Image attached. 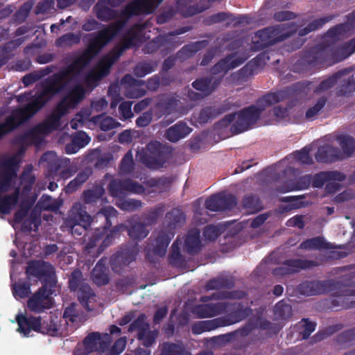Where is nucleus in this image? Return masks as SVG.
I'll list each match as a JSON object with an SVG mask.
<instances>
[{
  "label": "nucleus",
  "mask_w": 355,
  "mask_h": 355,
  "mask_svg": "<svg viewBox=\"0 0 355 355\" xmlns=\"http://www.w3.org/2000/svg\"><path fill=\"white\" fill-rule=\"evenodd\" d=\"M151 121L152 114L149 112H145L137 119L136 123L139 127H146L150 123Z\"/></svg>",
  "instance_id": "obj_62"
},
{
  "label": "nucleus",
  "mask_w": 355,
  "mask_h": 355,
  "mask_svg": "<svg viewBox=\"0 0 355 355\" xmlns=\"http://www.w3.org/2000/svg\"><path fill=\"white\" fill-rule=\"evenodd\" d=\"M91 141V138L86 132L80 131L73 135L71 142L65 147L67 154L76 153L80 148L85 147Z\"/></svg>",
  "instance_id": "obj_25"
},
{
  "label": "nucleus",
  "mask_w": 355,
  "mask_h": 355,
  "mask_svg": "<svg viewBox=\"0 0 355 355\" xmlns=\"http://www.w3.org/2000/svg\"><path fill=\"white\" fill-rule=\"evenodd\" d=\"M300 248L305 250H320L334 248L330 243L325 242V241L320 237L308 239L304 241L300 245Z\"/></svg>",
  "instance_id": "obj_30"
},
{
  "label": "nucleus",
  "mask_w": 355,
  "mask_h": 355,
  "mask_svg": "<svg viewBox=\"0 0 355 355\" xmlns=\"http://www.w3.org/2000/svg\"><path fill=\"white\" fill-rule=\"evenodd\" d=\"M336 140L342 150L329 144L321 146L315 154V159L318 162H331L343 159L349 157L355 150V140L352 137L341 135L337 137Z\"/></svg>",
  "instance_id": "obj_7"
},
{
  "label": "nucleus",
  "mask_w": 355,
  "mask_h": 355,
  "mask_svg": "<svg viewBox=\"0 0 355 355\" xmlns=\"http://www.w3.org/2000/svg\"><path fill=\"white\" fill-rule=\"evenodd\" d=\"M97 125L102 130L107 131L119 127L120 123L110 116L101 114L92 118L89 121L88 127L92 128V126Z\"/></svg>",
  "instance_id": "obj_26"
},
{
  "label": "nucleus",
  "mask_w": 355,
  "mask_h": 355,
  "mask_svg": "<svg viewBox=\"0 0 355 355\" xmlns=\"http://www.w3.org/2000/svg\"><path fill=\"white\" fill-rule=\"evenodd\" d=\"M355 286H345L331 281H313L306 282L299 286L301 294L305 295H315L328 291H332L333 295L338 296L355 295Z\"/></svg>",
  "instance_id": "obj_9"
},
{
  "label": "nucleus",
  "mask_w": 355,
  "mask_h": 355,
  "mask_svg": "<svg viewBox=\"0 0 355 355\" xmlns=\"http://www.w3.org/2000/svg\"><path fill=\"white\" fill-rule=\"evenodd\" d=\"M15 320L18 324L17 329L23 337L32 336L31 332L35 331L44 334L55 336L58 331V321L57 318H50L42 321L40 317H28L22 313L16 315Z\"/></svg>",
  "instance_id": "obj_6"
},
{
  "label": "nucleus",
  "mask_w": 355,
  "mask_h": 355,
  "mask_svg": "<svg viewBox=\"0 0 355 355\" xmlns=\"http://www.w3.org/2000/svg\"><path fill=\"white\" fill-rule=\"evenodd\" d=\"M214 110L210 107L203 109L198 115L196 121L200 123H204L214 116Z\"/></svg>",
  "instance_id": "obj_55"
},
{
  "label": "nucleus",
  "mask_w": 355,
  "mask_h": 355,
  "mask_svg": "<svg viewBox=\"0 0 355 355\" xmlns=\"http://www.w3.org/2000/svg\"><path fill=\"white\" fill-rule=\"evenodd\" d=\"M173 217V222L170 224V230L167 233L162 232L158 235L155 240V244H153V248H151L150 246L147 248L146 256L148 259H150V257L151 251L153 254L160 257L165 255L168 243L174 235V233L171 230L178 225V224L182 221L184 220V214L179 210L175 209L173 211L168 213L166 216L168 220H171Z\"/></svg>",
  "instance_id": "obj_10"
},
{
  "label": "nucleus",
  "mask_w": 355,
  "mask_h": 355,
  "mask_svg": "<svg viewBox=\"0 0 355 355\" xmlns=\"http://www.w3.org/2000/svg\"><path fill=\"white\" fill-rule=\"evenodd\" d=\"M155 64L150 62L140 63L135 69V73L138 77H144L154 71Z\"/></svg>",
  "instance_id": "obj_44"
},
{
  "label": "nucleus",
  "mask_w": 355,
  "mask_h": 355,
  "mask_svg": "<svg viewBox=\"0 0 355 355\" xmlns=\"http://www.w3.org/2000/svg\"><path fill=\"white\" fill-rule=\"evenodd\" d=\"M311 180L312 177L311 175H304L299 179L296 184L291 185L289 188L283 190V192L307 189L312 183Z\"/></svg>",
  "instance_id": "obj_43"
},
{
  "label": "nucleus",
  "mask_w": 355,
  "mask_h": 355,
  "mask_svg": "<svg viewBox=\"0 0 355 355\" xmlns=\"http://www.w3.org/2000/svg\"><path fill=\"white\" fill-rule=\"evenodd\" d=\"M338 83L340 85L339 94L347 95L355 91V80L349 69H344L334 76L324 80L314 90L315 93H322L330 89Z\"/></svg>",
  "instance_id": "obj_11"
},
{
  "label": "nucleus",
  "mask_w": 355,
  "mask_h": 355,
  "mask_svg": "<svg viewBox=\"0 0 355 355\" xmlns=\"http://www.w3.org/2000/svg\"><path fill=\"white\" fill-rule=\"evenodd\" d=\"M214 321H200L193 325L192 331L194 334H199L203 331H209L214 327L211 325Z\"/></svg>",
  "instance_id": "obj_51"
},
{
  "label": "nucleus",
  "mask_w": 355,
  "mask_h": 355,
  "mask_svg": "<svg viewBox=\"0 0 355 355\" xmlns=\"http://www.w3.org/2000/svg\"><path fill=\"white\" fill-rule=\"evenodd\" d=\"M127 227L123 225H120L115 227L113 230H107V228L105 227H103L102 229H97L95 232L94 239H92V241L86 246L87 250H89L90 248H93L98 240L103 239V243L105 246L110 245L112 238L114 237V235L116 232L123 231Z\"/></svg>",
  "instance_id": "obj_20"
},
{
  "label": "nucleus",
  "mask_w": 355,
  "mask_h": 355,
  "mask_svg": "<svg viewBox=\"0 0 355 355\" xmlns=\"http://www.w3.org/2000/svg\"><path fill=\"white\" fill-rule=\"evenodd\" d=\"M287 226L288 227H296L299 229H302L304 227V221L302 216H295L291 218H290L287 223Z\"/></svg>",
  "instance_id": "obj_63"
},
{
  "label": "nucleus",
  "mask_w": 355,
  "mask_h": 355,
  "mask_svg": "<svg viewBox=\"0 0 355 355\" xmlns=\"http://www.w3.org/2000/svg\"><path fill=\"white\" fill-rule=\"evenodd\" d=\"M29 279L36 277L45 282V285L39 289L27 302L28 308L34 312H41L50 309L53 304L52 291L47 288V283H55L54 269L49 263L37 261L30 262L26 269Z\"/></svg>",
  "instance_id": "obj_3"
},
{
  "label": "nucleus",
  "mask_w": 355,
  "mask_h": 355,
  "mask_svg": "<svg viewBox=\"0 0 355 355\" xmlns=\"http://www.w3.org/2000/svg\"><path fill=\"white\" fill-rule=\"evenodd\" d=\"M131 107V102H123L119 105V112L121 115V119H128L133 116Z\"/></svg>",
  "instance_id": "obj_53"
},
{
  "label": "nucleus",
  "mask_w": 355,
  "mask_h": 355,
  "mask_svg": "<svg viewBox=\"0 0 355 355\" xmlns=\"http://www.w3.org/2000/svg\"><path fill=\"white\" fill-rule=\"evenodd\" d=\"M220 234L219 229L214 225L207 226L205 228L203 236L207 241H214Z\"/></svg>",
  "instance_id": "obj_50"
},
{
  "label": "nucleus",
  "mask_w": 355,
  "mask_h": 355,
  "mask_svg": "<svg viewBox=\"0 0 355 355\" xmlns=\"http://www.w3.org/2000/svg\"><path fill=\"white\" fill-rule=\"evenodd\" d=\"M236 204L235 197L225 193L212 196L205 202L207 209L214 211L232 209Z\"/></svg>",
  "instance_id": "obj_15"
},
{
  "label": "nucleus",
  "mask_w": 355,
  "mask_h": 355,
  "mask_svg": "<svg viewBox=\"0 0 355 355\" xmlns=\"http://www.w3.org/2000/svg\"><path fill=\"white\" fill-rule=\"evenodd\" d=\"M110 194L119 198L116 205L123 210L132 211L141 206L139 201L133 199H123L122 198L128 193H141L144 191V187L132 180H126L122 182L119 180H113L109 187Z\"/></svg>",
  "instance_id": "obj_8"
},
{
  "label": "nucleus",
  "mask_w": 355,
  "mask_h": 355,
  "mask_svg": "<svg viewBox=\"0 0 355 355\" xmlns=\"http://www.w3.org/2000/svg\"><path fill=\"white\" fill-rule=\"evenodd\" d=\"M147 148L150 155L144 157L142 162L153 169L163 167L166 162V157L161 150V144L157 141L150 142L148 144Z\"/></svg>",
  "instance_id": "obj_16"
},
{
  "label": "nucleus",
  "mask_w": 355,
  "mask_h": 355,
  "mask_svg": "<svg viewBox=\"0 0 355 355\" xmlns=\"http://www.w3.org/2000/svg\"><path fill=\"white\" fill-rule=\"evenodd\" d=\"M128 234L132 239H141L145 238L148 235V230L144 224L137 223L132 225L130 228L128 229Z\"/></svg>",
  "instance_id": "obj_36"
},
{
  "label": "nucleus",
  "mask_w": 355,
  "mask_h": 355,
  "mask_svg": "<svg viewBox=\"0 0 355 355\" xmlns=\"http://www.w3.org/2000/svg\"><path fill=\"white\" fill-rule=\"evenodd\" d=\"M311 266V262L301 259L287 261L284 266L276 268L274 274L284 275L297 272L299 269L307 268Z\"/></svg>",
  "instance_id": "obj_22"
},
{
  "label": "nucleus",
  "mask_w": 355,
  "mask_h": 355,
  "mask_svg": "<svg viewBox=\"0 0 355 355\" xmlns=\"http://www.w3.org/2000/svg\"><path fill=\"white\" fill-rule=\"evenodd\" d=\"M243 205L246 212L249 214L255 213L259 211L262 207L259 199L254 196L246 197L243 200Z\"/></svg>",
  "instance_id": "obj_37"
},
{
  "label": "nucleus",
  "mask_w": 355,
  "mask_h": 355,
  "mask_svg": "<svg viewBox=\"0 0 355 355\" xmlns=\"http://www.w3.org/2000/svg\"><path fill=\"white\" fill-rule=\"evenodd\" d=\"M331 19L329 17L320 18L313 21L308 27L302 29L299 31L300 36H304L311 31H313L319 27H320L324 23L329 21Z\"/></svg>",
  "instance_id": "obj_46"
},
{
  "label": "nucleus",
  "mask_w": 355,
  "mask_h": 355,
  "mask_svg": "<svg viewBox=\"0 0 355 355\" xmlns=\"http://www.w3.org/2000/svg\"><path fill=\"white\" fill-rule=\"evenodd\" d=\"M89 175V170H85L79 173L77 176L68 184L65 189L66 192L72 193L75 191L80 185L87 181Z\"/></svg>",
  "instance_id": "obj_35"
},
{
  "label": "nucleus",
  "mask_w": 355,
  "mask_h": 355,
  "mask_svg": "<svg viewBox=\"0 0 355 355\" xmlns=\"http://www.w3.org/2000/svg\"><path fill=\"white\" fill-rule=\"evenodd\" d=\"M245 296V293L242 291H237L234 293L223 291L218 294H214L211 299H234L242 298Z\"/></svg>",
  "instance_id": "obj_52"
},
{
  "label": "nucleus",
  "mask_w": 355,
  "mask_h": 355,
  "mask_svg": "<svg viewBox=\"0 0 355 355\" xmlns=\"http://www.w3.org/2000/svg\"><path fill=\"white\" fill-rule=\"evenodd\" d=\"M111 342L112 338L109 334L92 333L84 340L83 354L88 355L97 352L100 355H119L124 350L127 340L125 337H121L110 348Z\"/></svg>",
  "instance_id": "obj_5"
},
{
  "label": "nucleus",
  "mask_w": 355,
  "mask_h": 355,
  "mask_svg": "<svg viewBox=\"0 0 355 355\" xmlns=\"http://www.w3.org/2000/svg\"><path fill=\"white\" fill-rule=\"evenodd\" d=\"M301 327L304 328L301 332L302 338L306 339L315 329V323L310 322L308 320H303L302 321Z\"/></svg>",
  "instance_id": "obj_54"
},
{
  "label": "nucleus",
  "mask_w": 355,
  "mask_h": 355,
  "mask_svg": "<svg viewBox=\"0 0 355 355\" xmlns=\"http://www.w3.org/2000/svg\"><path fill=\"white\" fill-rule=\"evenodd\" d=\"M313 148V145L305 146L300 151L293 153L291 157L296 162L302 164H310L313 162V159L310 156V152Z\"/></svg>",
  "instance_id": "obj_34"
},
{
  "label": "nucleus",
  "mask_w": 355,
  "mask_h": 355,
  "mask_svg": "<svg viewBox=\"0 0 355 355\" xmlns=\"http://www.w3.org/2000/svg\"><path fill=\"white\" fill-rule=\"evenodd\" d=\"M104 193V189L101 186L95 187L93 189L88 190L83 193L84 200L87 203L95 202Z\"/></svg>",
  "instance_id": "obj_39"
},
{
  "label": "nucleus",
  "mask_w": 355,
  "mask_h": 355,
  "mask_svg": "<svg viewBox=\"0 0 355 355\" xmlns=\"http://www.w3.org/2000/svg\"><path fill=\"white\" fill-rule=\"evenodd\" d=\"M91 116V112L89 110H82L78 112L75 117L71 121L70 125L72 129L76 130L87 123L91 120L89 117ZM89 124H87L88 125Z\"/></svg>",
  "instance_id": "obj_33"
},
{
  "label": "nucleus",
  "mask_w": 355,
  "mask_h": 355,
  "mask_svg": "<svg viewBox=\"0 0 355 355\" xmlns=\"http://www.w3.org/2000/svg\"><path fill=\"white\" fill-rule=\"evenodd\" d=\"M92 277L94 282L97 285H103L108 282V277L105 273V267L101 261L98 262L93 269Z\"/></svg>",
  "instance_id": "obj_32"
},
{
  "label": "nucleus",
  "mask_w": 355,
  "mask_h": 355,
  "mask_svg": "<svg viewBox=\"0 0 355 355\" xmlns=\"http://www.w3.org/2000/svg\"><path fill=\"white\" fill-rule=\"evenodd\" d=\"M14 297L17 298H25L31 293L30 287L27 284H14L12 288Z\"/></svg>",
  "instance_id": "obj_47"
},
{
  "label": "nucleus",
  "mask_w": 355,
  "mask_h": 355,
  "mask_svg": "<svg viewBox=\"0 0 355 355\" xmlns=\"http://www.w3.org/2000/svg\"><path fill=\"white\" fill-rule=\"evenodd\" d=\"M290 92V90H287L268 94L257 101V106H250L225 116L220 124L221 126L230 125V130L234 134L246 131L257 122L263 110L274 103L283 101Z\"/></svg>",
  "instance_id": "obj_2"
},
{
  "label": "nucleus",
  "mask_w": 355,
  "mask_h": 355,
  "mask_svg": "<svg viewBox=\"0 0 355 355\" xmlns=\"http://www.w3.org/2000/svg\"><path fill=\"white\" fill-rule=\"evenodd\" d=\"M133 168V159L131 151H128L123 159H122L121 164V171L123 173H128L132 171Z\"/></svg>",
  "instance_id": "obj_49"
},
{
  "label": "nucleus",
  "mask_w": 355,
  "mask_h": 355,
  "mask_svg": "<svg viewBox=\"0 0 355 355\" xmlns=\"http://www.w3.org/2000/svg\"><path fill=\"white\" fill-rule=\"evenodd\" d=\"M326 103V98L324 97L320 98L317 102L312 106L310 107L306 112V118L309 120H313L323 108Z\"/></svg>",
  "instance_id": "obj_40"
},
{
  "label": "nucleus",
  "mask_w": 355,
  "mask_h": 355,
  "mask_svg": "<svg viewBox=\"0 0 355 355\" xmlns=\"http://www.w3.org/2000/svg\"><path fill=\"white\" fill-rule=\"evenodd\" d=\"M37 205L40 209L45 210H55L59 207L57 201L49 196H42L38 202Z\"/></svg>",
  "instance_id": "obj_42"
},
{
  "label": "nucleus",
  "mask_w": 355,
  "mask_h": 355,
  "mask_svg": "<svg viewBox=\"0 0 355 355\" xmlns=\"http://www.w3.org/2000/svg\"><path fill=\"white\" fill-rule=\"evenodd\" d=\"M83 281V275L82 272L76 270L73 271L71 275V277L69 279V287L71 290L76 291L77 290L79 286H83L84 284H81ZM82 287L80 288V289Z\"/></svg>",
  "instance_id": "obj_48"
},
{
  "label": "nucleus",
  "mask_w": 355,
  "mask_h": 355,
  "mask_svg": "<svg viewBox=\"0 0 355 355\" xmlns=\"http://www.w3.org/2000/svg\"><path fill=\"white\" fill-rule=\"evenodd\" d=\"M96 16L102 21H108L118 17L115 10L110 9L105 0H100L95 6Z\"/></svg>",
  "instance_id": "obj_29"
},
{
  "label": "nucleus",
  "mask_w": 355,
  "mask_h": 355,
  "mask_svg": "<svg viewBox=\"0 0 355 355\" xmlns=\"http://www.w3.org/2000/svg\"><path fill=\"white\" fill-rule=\"evenodd\" d=\"M191 130L187 123H178L167 130L166 137L171 142H176L190 134Z\"/></svg>",
  "instance_id": "obj_23"
},
{
  "label": "nucleus",
  "mask_w": 355,
  "mask_h": 355,
  "mask_svg": "<svg viewBox=\"0 0 355 355\" xmlns=\"http://www.w3.org/2000/svg\"><path fill=\"white\" fill-rule=\"evenodd\" d=\"M347 27L348 24H340L337 26L327 32V36L334 39L339 38L340 35L344 31H345Z\"/></svg>",
  "instance_id": "obj_59"
},
{
  "label": "nucleus",
  "mask_w": 355,
  "mask_h": 355,
  "mask_svg": "<svg viewBox=\"0 0 355 355\" xmlns=\"http://www.w3.org/2000/svg\"><path fill=\"white\" fill-rule=\"evenodd\" d=\"M246 59V56H241L239 52H236L218 62L212 69V73L214 74H224L228 70L241 65Z\"/></svg>",
  "instance_id": "obj_19"
},
{
  "label": "nucleus",
  "mask_w": 355,
  "mask_h": 355,
  "mask_svg": "<svg viewBox=\"0 0 355 355\" xmlns=\"http://www.w3.org/2000/svg\"><path fill=\"white\" fill-rule=\"evenodd\" d=\"M355 52V38L350 40L339 50L340 55L335 60L336 62L343 60Z\"/></svg>",
  "instance_id": "obj_41"
},
{
  "label": "nucleus",
  "mask_w": 355,
  "mask_h": 355,
  "mask_svg": "<svg viewBox=\"0 0 355 355\" xmlns=\"http://www.w3.org/2000/svg\"><path fill=\"white\" fill-rule=\"evenodd\" d=\"M183 248L189 253L197 252L200 248V231L193 229L189 232L183 244Z\"/></svg>",
  "instance_id": "obj_27"
},
{
  "label": "nucleus",
  "mask_w": 355,
  "mask_h": 355,
  "mask_svg": "<svg viewBox=\"0 0 355 355\" xmlns=\"http://www.w3.org/2000/svg\"><path fill=\"white\" fill-rule=\"evenodd\" d=\"M121 86L125 89V96L130 98H137L145 94V89L140 80L134 79L131 76L126 75L121 80Z\"/></svg>",
  "instance_id": "obj_21"
},
{
  "label": "nucleus",
  "mask_w": 355,
  "mask_h": 355,
  "mask_svg": "<svg viewBox=\"0 0 355 355\" xmlns=\"http://www.w3.org/2000/svg\"><path fill=\"white\" fill-rule=\"evenodd\" d=\"M116 85H112L109 89V94L112 97V101L111 103V107L114 108L117 104L121 101V98L116 94Z\"/></svg>",
  "instance_id": "obj_60"
},
{
  "label": "nucleus",
  "mask_w": 355,
  "mask_h": 355,
  "mask_svg": "<svg viewBox=\"0 0 355 355\" xmlns=\"http://www.w3.org/2000/svg\"><path fill=\"white\" fill-rule=\"evenodd\" d=\"M78 299L82 306L87 311H98L101 306L98 297L88 285H83L78 291Z\"/></svg>",
  "instance_id": "obj_18"
},
{
  "label": "nucleus",
  "mask_w": 355,
  "mask_h": 355,
  "mask_svg": "<svg viewBox=\"0 0 355 355\" xmlns=\"http://www.w3.org/2000/svg\"><path fill=\"white\" fill-rule=\"evenodd\" d=\"M138 331L139 339L142 340L143 344L146 347L150 346L155 342L157 336L156 331L149 330V325L146 322V316L144 314L141 315L137 320L130 325L128 331Z\"/></svg>",
  "instance_id": "obj_14"
},
{
  "label": "nucleus",
  "mask_w": 355,
  "mask_h": 355,
  "mask_svg": "<svg viewBox=\"0 0 355 355\" xmlns=\"http://www.w3.org/2000/svg\"><path fill=\"white\" fill-rule=\"evenodd\" d=\"M107 106V101L103 98H101L99 99H97L92 103V108L94 111L96 112H101L105 110Z\"/></svg>",
  "instance_id": "obj_64"
},
{
  "label": "nucleus",
  "mask_w": 355,
  "mask_h": 355,
  "mask_svg": "<svg viewBox=\"0 0 355 355\" xmlns=\"http://www.w3.org/2000/svg\"><path fill=\"white\" fill-rule=\"evenodd\" d=\"M345 175L338 171H326L315 174L312 177L313 187L320 188L326 184V191L331 193L337 191L340 188V182L345 180Z\"/></svg>",
  "instance_id": "obj_13"
},
{
  "label": "nucleus",
  "mask_w": 355,
  "mask_h": 355,
  "mask_svg": "<svg viewBox=\"0 0 355 355\" xmlns=\"http://www.w3.org/2000/svg\"><path fill=\"white\" fill-rule=\"evenodd\" d=\"M91 216L86 212L80 202H76L72 207L69 218L65 222L66 227L73 235H81L90 225Z\"/></svg>",
  "instance_id": "obj_12"
},
{
  "label": "nucleus",
  "mask_w": 355,
  "mask_h": 355,
  "mask_svg": "<svg viewBox=\"0 0 355 355\" xmlns=\"http://www.w3.org/2000/svg\"><path fill=\"white\" fill-rule=\"evenodd\" d=\"M62 157H58L55 153L49 151L44 153L40 159V163L41 165L47 168L50 175H53L55 171H58V167L60 165V161Z\"/></svg>",
  "instance_id": "obj_28"
},
{
  "label": "nucleus",
  "mask_w": 355,
  "mask_h": 355,
  "mask_svg": "<svg viewBox=\"0 0 355 355\" xmlns=\"http://www.w3.org/2000/svg\"><path fill=\"white\" fill-rule=\"evenodd\" d=\"M274 311L277 317L286 318L291 315V306L284 302H279L275 305Z\"/></svg>",
  "instance_id": "obj_45"
},
{
  "label": "nucleus",
  "mask_w": 355,
  "mask_h": 355,
  "mask_svg": "<svg viewBox=\"0 0 355 355\" xmlns=\"http://www.w3.org/2000/svg\"><path fill=\"white\" fill-rule=\"evenodd\" d=\"M219 81L216 78L199 79L193 83V87L200 94H197L193 92L189 93V97L191 100H198L203 96H207L211 94L215 88L218 85Z\"/></svg>",
  "instance_id": "obj_17"
},
{
  "label": "nucleus",
  "mask_w": 355,
  "mask_h": 355,
  "mask_svg": "<svg viewBox=\"0 0 355 355\" xmlns=\"http://www.w3.org/2000/svg\"><path fill=\"white\" fill-rule=\"evenodd\" d=\"M77 306V304H73L70 306L66 308L64 312V318L69 319L72 322L75 321L76 318L78 317V312L76 309Z\"/></svg>",
  "instance_id": "obj_58"
},
{
  "label": "nucleus",
  "mask_w": 355,
  "mask_h": 355,
  "mask_svg": "<svg viewBox=\"0 0 355 355\" xmlns=\"http://www.w3.org/2000/svg\"><path fill=\"white\" fill-rule=\"evenodd\" d=\"M203 44V42H196L184 46L181 51L179 52L178 55L180 58H182L183 54H185L186 57H189L192 53L199 50L200 46Z\"/></svg>",
  "instance_id": "obj_56"
},
{
  "label": "nucleus",
  "mask_w": 355,
  "mask_h": 355,
  "mask_svg": "<svg viewBox=\"0 0 355 355\" xmlns=\"http://www.w3.org/2000/svg\"><path fill=\"white\" fill-rule=\"evenodd\" d=\"M160 355H191L181 344L164 343L160 346Z\"/></svg>",
  "instance_id": "obj_31"
},
{
  "label": "nucleus",
  "mask_w": 355,
  "mask_h": 355,
  "mask_svg": "<svg viewBox=\"0 0 355 355\" xmlns=\"http://www.w3.org/2000/svg\"><path fill=\"white\" fill-rule=\"evenodd\" d=\"M77 171L76 165L71 163L69 159L62 157L60 161V165L58 171H55L52 176L53 179L57 180L60 179H68Z\"/></svg>",
  "instance_id": "obj_24"
},
{
  "label": "nucleus",
  "mask_w": 355,
  "mask_h": 355,
  "mask_svg": "<svg viewBox=\"0 0 355 355\" xmlns=\"http://www.w3.org/2000/svg\"><path fill=\"white\" fill-rule=\"evenodd\" d=\"M149 13V0H136L126 6L118 20L98 33L87 35V49L70 66L43 82L37 92L25 93L16 97L18 103H26L24 107L12 111L5 121L0 123V139L11 132L37 113L54 95L64 89L69 94L58 104L52 114L43 122L29 131L19 135L15 139L18 151L12 155L0 156V214H7L19 203V209L10 222L15 230L22 232L36 231L38 222L33 217H27L28 209L33 200L28 197L35 178L30 171L21 177L20 187L16 184V174L22 154L31 144L40 147L45 137L60 125V119L74 108L84 98L85 87L92 89L96 83L108 74L110 67L120 57L123 51L136 46L146 34L144 27L135 26L125 33L121 43L104 57L88 74L83 76L85 67L114 36L122 31L125 21L133 15Z\"/></svg>",
  "instance_id": "obj_1"
},
{
  "label": "nucleus",
  "mask_w": 355,
  "mask_h": 355,
  "mask_svg": "<svg viewBox=\"0 0 355 355\" xmlns=\"http://www.w3.org/2000/svg\"><path fill=\"white\" fill-rule=\"evenodd\" d=\"M137 134L136 131H132L130 130H125L122 132L119 136V141L121 144H129L132 142L133 137Z\"/></svg>",
  "instance_id": "obj_57"
},
{
  "label": "nucleus",
  "mask_w": 355,
  "mask_h": 355,
  "mask_svg": "<svg viewBox=\"0 0 355 355\" xmlns=\"http://www.w3.org/2000/svg\"><path fill=\"white\" fill-rule=\"evenodd\" d=\"M193 313L199 318H211L220 314H227L228 318L222 325H229L241 321L246 314L239 304L229 302H220L201 304L194 307Z\"/></svg>",
  "instance_id": "obj_4"
},
{
  "label": "nucleus",
  "mask_w": 355,
  "mask_h": 355,
  "mask_svg": "<svg viewBox=\"0 0 355 355\" xmlns=\"http://www.w3.org/2000/svg\"><path fill=\"white\" fill-rule=\"evenodd\" d=\"M54 0H45L40 3L37 7L38 12H48L53 9Z\"/></svg>",
  "instance_id": "obj_61"
},
{
  "label": "nucleus",
  "mask_w": 355,
  "mask_h": 355,
  "mask_svg": "<svg viewBox=\"0 0 355 355\" xmlns=\"http://www.w3.org/2000/svg\"><path fill=\"white\" fill-rule=\"evenodd\" d=\"M80 40V36L73 33H67L58 38L55 44L58 46H71Z\"/></svg>",
  "instance_id": "obj_38"
}]
</instances>
